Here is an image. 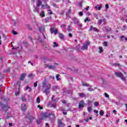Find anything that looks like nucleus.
Returning <instances> with one entry per match:
<instances>
[{"label":"nucleus","mask_w":127,"mask_h":127,"mask_svg":"<svg viewBox=\"0 0 127 127\" xmlns=\"http://www.w3.org/2000/svg\"><path fill=\"white\" fill-rule=\"evenodd\" d=\"M62 28H65L66 27V25L64 24L61 25Z\"/></svg>","instance_id":"nucleus-51"},{"label":"nucleus","mask_w":127,"mask_h":127,"mask_svg":"<svg viewBox=\"0 0 127 127\" xmlns=\"http://www.w3.org/2000/svg\"><path fill=\"white\" fill-rule=\"evenodd\" d=\"M38 108H39L40 110H43V107L40 106V105H38Z\"/></svg>","instance_id":"nucleus-56"},{"label":"nucleus","mask_w":127,"mask_h":127,"mask_svg":"<svg viewBox=\"0 0 127 127\" xmlns=\"http://www.w3.org/2000/svg\"><path fill=\"white\" fill-rule=\"evenodd\" d=\"M50 89H51V84H49L47 88L45 89V91H43V93H45L46 95H48L49 94V92H50Z\"/></svg>","instance_id":"nucleus-2"},{"label":"nucleus","mask_w":127,"mask_h":127,"mask_svg":"<svg viewBox=\"0 0 127 127\" xmlns=\"http://www.w3.org/2000/svg\"><path fill=\"white\" fill-rule=\"evenodd\" d=\"M53 90H57V89H59V88H58V86H55L53 87Z\"/></svg>","instance_id":"nucleus-48"},{"label":"nucleus","mask_w":127,"mask_h":127,"mask_svg":"<svg viewBox=\"0 0 127 127\" xmlns=\"http://www.w3.org/2000/svg\"><path fill=\"white\" fill-rule=\"evenodd\" d=\"M82 86H85L86 87H89V84H88L85 82H83Z\"/></svg>","instance_id":"nucleus-37"},{"label":"nucleus","mask_w":127,"mask_h":127,"mask_svg":"<svg viewBox=\"0 0 127 127\" xmlns=\"http://www.w3.org/2000/svg\"><path fill=\"white\" fill-rule=\"evenodd\" d=\"M84 105H85V102L84 101H81L79 102V109H82V108H84Z\"/></svg>","instance_id":"nucleus-6"},{"label":"nucleus","mask_w":127,"mask_h":127,"mask_svg":"<svg viewBox=\"0 0 127 127\" xmlns=\"http://www.w3.org/2000/svg\"><path fill=\"white\" fill-rule=\"evenodd\" d=\"M59 127H64L65 125L64 124H63L62 121L61 120H59Z\"/></svg>","instance_id":"nucleus-15"},{"label":"nucleus","mask_w":127,"mask_h":127,"mask_svg":"<svg viewBox=\"0 0 127 127\" xmlns=\"http://www.w3.org/2000/svg\"><path fill=\"white\" fill-rule=\"evenodd\" d=\"M47 67H48V68L50 69H55L56 68L55 65H47Z\"/></svg>","instance_id":"nucleus-19"},{"label":"nucleus","mask_w":127,"mask_h":127,"mask_svg":"<svg viewBox=\"0 0 127 127\" xmlns=\"http://www.w3.org/2000/svg\"><path fill=\"white\" fill-rule=\"evenodd\" d=\"M39 9L38 8H37V7H35L34 9H33V12H37L39 11Z\"/></svg>","instance_id":"nucleus-27"},{"label":"nucleus","mask_w":127,"mask_h":127,"mask_svg":"<svg viewBox=\"0 0 127 127\" xmlns=\"http://www.w3.org/2000/svg\"><path fill=\"white\" fill-rule=\"evenodd\" d=\"M40 15L42 17H44V16H45V14H44V11H42L40 13Z\"/></svg>","instance_id":"nucleus-29"},{"label":"nucleus","mask_w":127,"mask_h":127,"mask_svg":"<svg viewBox=\"0 0 127 127\" xmlns=\"http://www.w3.org/2000/svg\"><path fill=\"white\" fill-rule=\"evenodd\" d=\"M47 86V81H46V77H44V79L42 82L43 88H45Z\"/></svg>","instance_id":"nucleus-5"},{"label":"nucleus","mask_w":127,"mask_h":127,"mask_svg":"<svg viewBox=\"0 0 127 127\" xmlns=\"http://www.w3.org/2000/svg\"><path fill=\"white\" fill-rule=\"evenodd\" d=\"M21 101H22L23 102H25V101H26V98H25V97L22 96L21 97Z\"/></svg>","instance_id":"nucleus-25"},{"label":"nucleus","mask_w":127,"mask_h":127,"mask_svg":"<svg viewBox=\"0 0 127 127\" xmlns=\"http://www.w3.org/2000/svg\"><path fill=\"white\" fill-rule=\"evenodd\" d=\"M105 7H106V8H107V9H108V8H109V4H106L105 5Z\"/></svg>","instance_id":"nucleus-64"},{"label":"nucleus","mask_w":127,"mask_h":127,"mask_svg":"<svg viewBox=\"0 0 127 127\" xmlns=\"http://www.w3.org/2000/svg\"><path fill=\"white\" fill-rule=\"evenodd\" d=\"M33 2H36L37 7H39L42 4V2L40 0H33Z\"/></svg>","instance_id":"nucleus-4"},{"label":"nucleus","mask_w":127,"mask_h":127,"mask_svg":"<svg viewBox=\"0 0 127 127\" xmlns=\"http://www.w3.org/2000/svg\"><path fill=\"white\" fill-rule=\"evenodd\" d=\"M38 41L41 42V43H44V41H43V40L41 39L40 37L38 36Z\"/></svg>","instance_id":"nucleus-21"},{"label":"nucleus","mask_w":127,"mask_h":127,"mask_svg":"<svg viewBox=\"0 0 127 127\" xmlns=\"http://www.w3.org/2000/svg\"><path fill=\"white\" fill-rule=\"evenodd\" d=\"M120 78L122 81H126V77L124 76V75H123Z\"/></svg>","instance_id":"nucleus-32"},{"label":"nucleus","mask_w":127,"mask_h":127,"mask_svg":"<svg viewBox=\"0 0 127 127\" xmlns=\"http://www.w3.org/2000/svg\"><path fill=\"white\" fill-rule=\"evenodd\" d=\"M33 76V74L32 73L28 75V77H29V78H32V76Z\"/></svg>","instance_id":"nucleus-58"},{"label":"nucleus","mask_w":127,"mask_h":127,"mask_svg":"<svg viewBox=\"0 0 127 127\" xmlns=\"http://www.w3.org/2000/svg\"><path fill=\"white\" fill-rule=\"evenodd\" d=\"M120 41H124V40H125L126 42H127V38H126V37H125V36L123 35L120 37Z\"/></svg>","instance_id":"nucleus-11"},{"label":"nucleus","mask_w":127,"mask_h":127,"mask_svg":"<svg viewBox=\"0 0 127 127\" xmlns=\"http://www.w3.org/2000/svg\"><path fill=\"white\" fill-rule=\"evenodd\" d=\"M17 85H18V86L19 87H20V81H17Z\"/></svg>","instance_id":"nucleus-62"},{"label":"nucleus","mask_w":127,"mask_h":127,"mask_svg":"<svg viewBox=\"0 0 127 127\" xmlns=\"http://www.w3.org/2000/svg\"><path fill=\"white\" fill-rule=\"evenodd\" d=\"M78 96H80L81 98H84L85 97V93H78Z\"/></svg>","instance_id":"nucleus-20"},{"label":"nucleus","mask_w":127,"mask_h":127,"mask_svg":"<svg viewBox=\"0 0 127 127\" xmlns=\"http://www.w3.org/2000/svg\"><path fill=\"white\" fill-rule=\"evenodd\" d=\"M34 87H37V82H35L34 83Z\"/></svg>","instance_id":"nucleus-61"},{"label":"nucleus","mask_w":127,"mask_h":127,"mask_svg":"<svg viewBox=\"0 0 127 127\" xmlns=\"http://www.w3.org/2000/svg\"><path fill=\"white\" fill-rule=\"evenodd\" d=\"M60 76V74H57L56 76V78L57 79V81H61V78H59Z\"/></svg>","instance_id":"nucleus-24"},{"label":"nucleus","mask_w":127,"mask_h":127,"mask_svg":"<svg viewBox=\"0 0 127 127\" xmlns=\"http://www.w3.org/2000/svg\"><path fill=\"white\" fill-rule=\"evenodd\" d=\"M105 29L107 32H110V31H111V28L108 26L105 27Z\"/></svg>","instance_id":"nucleus-30"},{"label":"nucleus","mask_w":127,"mask_h":127,"mask_svg":"<svg viewBox=\"0 0 127 127\" xmlns=\"http://www.w3.org/2000/svg\"><path fill=\"white\" fill-rule=\"evenodd\" d=\"M36 102H37V104H39V103H40V97L37 98Z\"/></svg>","instance_id":"nucleus-33"},{"label":"nucleus","mask_w":127,"mask_h":127,"mask_svg":"<svg viewBox=\"0 0 127 127\" xmlns=\"http://www.w3.org/2000/svg\"><path fill=\"white\" fill-rule=\"evenodd\" d=\"M10 70V67H8L4 72H9V70Z\"/></svg>","instance_id":"nucleus-47"},{"label":"nucleus","mask_w":127,"mask_h":127,"mask_svg":"<svg viewBox=\"0 0 127 127\" xmlns=\"http://www.w3.org/2000/svg\"><path fill=\"white\" fill-rule=\"evenodd\" d=\"M28 89H29L28 92H31V91H32L31 88H30L28 86H27L26 87V90H28Z\"/></svg>","instance_id":"nucleus-36"},{"label":"nucleus","mask_w":127,"mask_h":127,"mask_svg":"<svg viewBox=\"0 0 127 127\" xmlns=\"http://www.w3.org/2000/svg\"><path fill=\"white\" fill-rule=\"evenodd\" d=\"M95 8L96 9H98V10H101V8H102V5H97L95 7Z\"/></svg>","instance_id":"nucleus-17"},{"label":"nucleus","mask_w":127,"mask_h":127,"mask_svg":"<svg viewBox=\"0 0 127 127\" xmlns=\"http://www.w3.org/2000/svg\"><path fill=\"white\" fill-rule=\"evenodd\" d=\"M115 74L117 77H119V78H121L123 75V73L122 72H115Z\"/></svg>","instance_id":"nucleus-13"},{"label":"nucleus","mask_w":127,"mask_h":127,"mask_svg":"<svg viewBox=\"0 0 127 127\" xmlns=\"http://www.w3.org/2000/svg\"><path fill=\"white\" fill-rule=\"evenodd\" d=\"M40 123H41V120L40 119L37 121V124L38 125H39V124H40Z\"/></svg>","instance_id":"nucleus-53"},{"label":"nucleus","mask_w":127,"mask_h":127,"mask_svg":"<svg viewBox=\"0 0 127 127\" xmlns=\"http://www.w3.org/2000/svg\"><path fill=\"white\" fill-rule=\"evenodd\" d=\"M88 91H89L90 92H92L93 91H95V89L89 87L88 88Z\"/></svg>","instance_id":"nucleus-34"},{"label":"nucleus","mask_w":127,"mask_h":127,"mask_svg":"<svg viewBox=\"0 0 127 127\" xmlns=\"http://www.w3.org/2000/svg\"><path fill=\"white\" fill-rule=\"evenodd\" d=\"M52 107L54 108V109H56V104H52Z\"/></svg>","instance_id":"nucleus-49"},{"label":"nucleus","mask_w":127,"mask_h":127,"mask_svg":"<svg viewBox=\"0 0 127 127\" xmlns=\"http://www.w3.org/2000/svg\"><path fill=\"white\" fill-rule=\"evenodd\" d=\"M51 33L52 34L54 33L56 35L58 33V29H56L55 27H53L50 28Z\"/></svg>","instance_id":"nucleus-3"},{"label":"nucleus","mask_w":127,"mask_h":127,"mask_svg":"<svg viewBox=\"0 0 127 127\" xmlns=\"http://www.w3.org/2000/svg\"><path fill=\"white\" fill-rule=\"evenodd\" d=\"M92 30H93V31H99V30L97 28L94 27H93V26H90V29L89 30V31H92Z\"/></svg>","instance_id":"nucleus-9"},{"label":"nucleus","mask_w":127,"mask_h":127,"mask_svg":"<svg viewBox=\"0 0 127 127\" xmlns=\"http://www.w3.org/2000/svg\"><path fill=\"white\" fill-rule=\"evenodd\" d=\"M22 111H26V104H22L21 105V108Z\"/></svg>","instance_id":"nucleus-12"},{"label":"nucleus","mask_w":127,"mask_h":127,"mask_svg":"<svg viewBox=\"0 0 127 127\" xmlns=\"http://www.w3.org/2000/svg\"><path fill=\"white\" fill-rule=\"evenodd\" d=\"M120 64H119L115 63L113 64V66H119Z\"/></svg>","instance_id":"nucleus-63"},{"label":"nucleus","mask_w":127,"mask_h":127,"mask_svg":"<svg viewBox=\"0 0 127 127\" xmlns=\"http://www.w3.org/2000/svg\"><path fill=\"white\" fill-rule=\"evenodd\" d=\"M71 13V10H68L66 13V15H69V14H70Z\"/></svg>","instance_id":"nucleus-41"},{"label":"nucleus","mask_w":127,"mask_h":127,"mask_svg":"<svg viewBox=\"0 0 127 127\" xmlns=\"http://www.w3.org/2000/svg\"><path fill=\"white\" fill-rule=\"evenodd\" d=\"M39 30L40 31V32H41V33H42V34H44V32H45V28L42 27V26H40L39 28Z\"/></svg>","instance_id":"nucleus-7"},{"label":"nucleus","mask_w":127,"mask_h":127,"mask_svg":"<svg viewBox=\"0 0 127 127\" xmlns=\"http://www.w3.org/2000/svg\"><path fill=\"white\" fill-rule=\"evenodd\" d=\"M99 114H100V116H104V111L100 110L99 112Z\"/></svg>","instance_id":"nucleus-35"},{"label":"nucleus","mask_w":127,"mask_h":127,"mask_svg":"<svg viewBox=\"0 0 127 127\" xmlns=\"http://www.w3.org/2000/svg\"><path fill=\"white\" fill-rule=\"evenodd\" d=\"M49 117L51 120H53V119H55V115L54 114H49Z\"/></svg>","instance_id":"nucleus-22"},{"label":"nucleus","mask_w":127,"mask_h":127,"mask_svg":"<svg viewBox=\"0 0 127 127\" xmlns=\"http://www.w3.org/2000/svg\"><path fill=\"white\" fill-rule=\"evenodd\" d=\"M87 111L88 113L92 112V111H93V109L92 108V104H91V106H89L87 108Z\"/></svg>","instance_id":"nucleus-16"},{"label":"nucleus","mask_w":127,"mask_h":127,"mask_svg":"<svg viewBox=\"0 0 127 127\" xmlns=\"http://www.w3.org/2000/svg\"><path fill=\"white\" fill-rule=\"evenodd\" d=\"M59 37L61 39H64V35L63 34L60 33L59 34Z\"/></svg>","instance_id":"nucleus-23"},{"label":"nucleus","mask_w":127,"mask_h":127,"mask_svg":"<svg viewBox=\"0 0 127 127\" xmlns=\"http://www.w3.org/2000/svg\"><path fill=\"white\" fill-rule=\"evenodd\" d=\"M90 45V41H86L85 43L83 44V46L81 47V50H88V46Z\"/></svg>","instance_id":"nucleus-1"},{"label":"nucleus","mask_w":127,"mask_h":127,"mask_svg":"<svg viewBox=\"0 0 127 127\" xmlns=\"http://www.w3.org/2000/svg\"><path fill=\"white\" fill-rule=\"evenodd\" d=\"M90 19L88 18H86L85 19H84V22H86L87 21H88V22L90 21Z\"/></svg>","instance_id":"nucleus-44"},{"label":"nucleus","mask_w":127,"mask_h":127,"mask_svg":"<svg viewBox=\"0 0 127 127\" xmlns=\"http://www.w3.org/2000/svg\"><path fill=\"white\" fill-rule=\"evenodd\" d=\"M98 24V25L102 24V19L99 20Z\"/></svg>","instance_id":"nucleus-46"},{"label":"nucleus","mask_w":127,"mask_h":127,"mask_svg":"<svg viewBox=\"0 0 127 127\" xmlns=\"http://www.w3.org/2000/svg\"><path fill=\"white\" fill-rule=\"evenodd\" d=\"M28 29L29 30H31V29H32V28H31V26H30V25H28Z\"/></svg>","instance_id":"nucleus-60"},{"label":"nucleus","mask_w":127,"mask_h":127,"mask_svg":"<svg viewBox=\"0 0 127 127\" xmlns=\"http://www.w3.org/2000/svg\"><path fill=\"white\" fill-rule=\"evenodd\" d=\"M102 22H103V24H106V19H102Z\"/></svg>","instance_id":"nucleus-50"},{"label":"nucleus","mask_w":127,"mask_h":127,"mask_svg":"<svg viewBox=\"0 0 127 127\" xmlns=\"http://www.w3.org/2000/svg\"><path fill=\"white\" fill-rule=\"evenodd\" d=\"M43 60H49V61L52 60L51 59H48V58H47V57H44Z\"/></svg>","instance_id":"nucleus-45"},{"label":"nucleus","mask_w":127,"mask_h":127,"mask_svg":"<svg viewBox=\"0 0 127 127\" xmlns=\"http://www.w3.org/2000/svg\"><path fill=\"white\" fill-rule=\"evenodd\" d=\"M67 30L69 31V32H71L72 31V29L70 28V25H69L67 27Z\"/></svg>","instance_id":"nucleus-42"},{"label":"nucleus","mask_w":127,"mask_h":127,"mask_svg":"<svg viewBox=\"0 0 127 127\" xmlns=\"http://www.w3.org/2000/svg\"><path fill=\"white\" fill-rule=\"evenodd\" d=\"M3 109H4L5 111H7L9 109V106L7 105H4L3 107Z\"/></svg>","instance_id":"nucleus-18"},{"label":"nucleus","mask_w":127,"mask_h":127,"mask_svg":"<svg viewBox=\"0 0 127 127\" xmlns=\"http://www.w3.org/2000/svg\"><path fill=\"white\" fill-rule=\"evenodd\" d=\"M23 44H24V45H26L27 44V41H24L23 42Z\"/></svg>","instance_id":"nucleus-55"},{"label":"nucleus","mask_w":127,"mask_h":127,"mask_svg":"<svg viewBox=\"0 0 127 127\" xmlns=\"http://www.w3.org/2000/svg\"><path fill=\"white\" fill-rule=\"evenodd\" d=\"M25 76H26V73H22L20 76L19 80L21 81H23L24 78H25Z\"/></svg>","instance_id":"nucleus-10"},{"label":"nucleus","mask_w":127,"mask_h":127,"mask_svg":"<svg viewBox=\"0 0 127 127\" xmlns=\"http://www.w3.org/2000/svg\"><path fill=\"white\" fill-rule=\"evenodd\" d=\"M79 15L80 16H83V12H79Z\"/></svg>","instance_id":"nucleus-57"},{"label":"nucleus","mask_w":127,"mask_h":127,"mask_svg":"<svg viewBox=\"0 0 127 127\" xmlns=\"http://www.w3.org/2000/svg\"><path fill=\"white\" fill-rule=\"evenodd\" d=\"M49 79H52V80H54L55 79V77L53 76H51L49 77Z\"/></svg>","instance_id":"nucleus-52"},{"label":"nucleus","mask_w":127,"mask_h":127,"mask_svg":"<svg viewBox=\"0 0 127 127\" xmlns=\"http://www.w3.org/2000/svg\"><path fill=\"white\" fill-rule=\"evenodd\" d=\"M54 47H58V44H57V43L56 42H54V45H53Z\"/></svg>","instance_id":"nucleus-38"},{"label":"nucleus","mask_w":127,"mask_h":127,"mask_svg":"<svg viewBox=\"0 0 127 127\" xmlns=\"http://www.w3.org/2000/svg\"><path fill=\"white\" fill-rule=\"evenodd\" d=\"M104 46H107V45H108V42H104Z\"/></svg>","instance_id":"nucleus-59"},{"label":"nucleus","mask_w":127,"mask_h":127,"mask_svg":"<svg viewBox=\"0 0 127 127\" xmlns=\"http://www.w3.org/2000/svg\"><path fill=\"white\" fill-rule=\"evenodd\" d=\"M12 33L13 35H16V34H17V32H15V31H13Z\"/></svg>","instance_id":"nucleus-54"},{"label":"nucleus","mask_w":127,"mask_h":127,"mask_svg":"<svg viewBox=\"0 0 127 127\" xmlns=\"http://www.w3.org/2000/svg\"><path fill=\"white\" fill-rule=\"evenodd\" d=\"M94 106H99V102H94Z\"/></svg>","instance_id":"nucleus-43"},{"label":"nucleus","mask_w":127,"mask_h":127,"mask_svg":"<svg viewBox=\"0 0 127 127\" xmlns=\"http://www.w3.org/2000/svg\"><path fill=\"white\" fill-rule=\"evenodd\" d=\"M42 7H43L44 8H49V6H48V4L42 5Z\"/></svg>","instance_id":"nucleus-26"},{"label":"nucleus","mask_w":127,"mask_h":127,"mask_svg":"<svg viewBox=\"0 0 127 127\" xmlns=\"http://www.w3.org/2000/svg\"><path fill=\"white\" fill-rule=\"evenodd\" d=\"M99 53H102V52H103V47H99Z\"/></svg>","instance_id":"nucleus-28"},{"label":"nucleus","mask_w":127,"mask_h":127,"mask_svg":"<svg viewBox=\"0 0 127 127\" xmlns=\"http://www.w3.org/2000/svg\"><path fill=\"white\" fill-rule=\"evenodd\" d=\"M51 17H48L45 18V22H47L48 21V20H50L51 19Z\"/></svg>","instance_id":"nucleus-31"},{"label":"nucleus","mask_w":127,"mask_h":127,"mask_svg":"<svg viewBox=\"0 0 127 127\" xmlns=\"http://www.w3.org/2000/svg\"><path fill=\"white\" fill-rule=\"evenodd\" d=\"M104 95L105 96L106 98H110V96L107 93H104Z\"/></svg>","instance_id":"nucleus-40"},{"label":"nucleus","mask_w":127,"mask_h":127,"mask_svg":"<svg viewBox=\"0 0 127 127\" xmlns=\"http://www.w3.org/2000/svg\"><path fill=\"white\" fill-rule=\"evenodd\" d=\"M42 116L44 118H49V114H48L47 113H44L42 114Z\"/></svg>","instance_id":"nucleus-14"},{"label":"nucleus","mask_w":127,"mask_h":127,"mask_svg":"<svg viewBox=\"0 0 127 127\" xmlns=\"http://www.w3.org/2000/svg\"><path fill=\"white\" fill-rule=\"evenodd\" d=\"M77 25L79 26V27L80 28H82V26H83V24H82V23H78L77 24Z\"/></svg>","instance_id":"nucleus-39"},{"label":"nucleus","mask_w":127,"mask_h":127,"mask_svg":"<svg viewBox=\"0 0 127 127\" xmlns=\"http://www.w3.org/2000/svg\"><path fill=\"white\" fill-rule=\"evenodd\" d=\"M72 20L74 24H78L79 23V20L76 17H74Z\"/></svg>","instance_id":"nucleus-8"}]
</instances>
